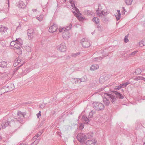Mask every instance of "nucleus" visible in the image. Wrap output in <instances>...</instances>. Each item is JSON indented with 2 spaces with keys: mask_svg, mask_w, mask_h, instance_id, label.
<instances>
[{
  "mask_svg": "<svg viewBox=\"0 0 145 145\" xmlns=\"http://www.w3.org/2000/svg\"><path fill=\"white\" fill-rule=\"evenodd\" d=\"M93 21L95 23L97 24L99 22V20L97 18H94L93 19Z\"/></svg>",
  "mask_w": 145,
  "mask_h": 145,
  "instance_id": "obj_21",
  "label": "nucleus"
},
{
  "mask_svg": "<svg viewBox=\"0 0 145 145\" xmlns=\"http://www.w3.org/2000/svg\"><path fill=\"white\" fill-rule=\"evenodd\" d=\"M125 1L127 4L128 5H131L132 1V0H125Z\"/></svg>",
  "mask_w": 145,
  "mask_h": 145,
  "instance_id": "obj_22",
  "label": "nucleus"
},
{
  "mask_svg": "<svg viewBox=\"0 0 145 145\" xmlns=\"http://www.w3.org/2000/svg\"><path fill=\"white\" fill-rule=\"evenodd\" d=\"M105 95L109 96V97L112 99L111 101L112 103L115 102L116 99L114 96L110 94H108L107 93H105Z\"/></svg>",
  "mask_w": 145,
  "mask_h": 145,
  "instance_id": "obj_12",
  "label": "nucleus"
},
{
  "mask_svg": "<svg viewBox=\"0 0 145 145\" xmlns=\"http://www.w3.org/2000/svg\"><path fill=\"white\" fill-rule=\"evenodd\" d=\"M144 144H145V142H144Z\"/></svg>",
  "mask_w": 145,
  "mask_h": 145,
  "instance_id": "obj_40",
  "label": "nucleus"
},
{
  "mask_svg": "<svg viewBox=\"0 0 145 145\" xmlns=\"http://www.w3.org/2000/svg\"><path fill=\"white\" fill-rule=\"evenodd\" d=\"M126 86L125 84H123V85H120V86H117L115 87V89L116 90L119 89L122 87H124Z\"/></svg>",
  "mask_w": 145,
  "mask_h": 145,
  "instance_id": "obj_20",
  "label": "nucleus"
},
{
  "mask_svg": "<svg viewBox=\"0 0 145 145\" xmlns=\"http://www.w3.org/2000/svg\"><path fill=\"white\" fill-rule=\"evenodd\" d=\"M114 93L116 95L117 97L120 99H123V97L120 93H119L116 91H115Z\"/></svg>",
  "mask_w": 145,
  "mask_h": 145,
  "instance_id": "obj_17",
  "label": "nucleus"
},
{
  "mask_svg": "<svg viewBox=\"0 0 145 145\" xmlns=\"http://www.w3.org/2000/svg\"><path fill=\"white\" fill-rule=\"evenodd\" d=\"M59 30L60 32H63V31H65L64 28L62 27H60L59 29Z\"/></svg>",
  "mask_w": 145,
  "mask_h": 145,
  "instance_id": "obj_25",
  "label": "nucleus"
},
{
  "mask_svg": "<svg viewBox=\"0 0 145 145\" xmlns=\"http://www.w3.org/2000/svg\"><path fill=\"white\" fill-rule=\"evenodd\" d=\"M41 115V112L40 111L39 113L37 114V116L38 118H39V117Z\"/></svg>",
  "mask_w": 145,
  "mask_h": 145,
  "instance_id": "obj_30",
  "label": "nucleus"
},
{
  "mask_svg": "<svg viewBox=\"0 0 145 145\" xmlns=\"http://www.w3.org/2000/svg\"><path fill=\"white\" fill-rule=\"evenodd\" d=\"M1 137L0 136V139H1Z\"/></svg>",
  "mask_w": 145,
  "mask_h": 145,
  "instance_id": "obj_38",
  "label": "nucleus"
},
{
  "mask_svg": "<svg viewBox=\"0 0 145 145\" xmlns=\"http://www.w3.org/2000/svg\"><path fill=\"white\" fill-rule=\"evenodd\" d=\"M104 80V77H101L99 78V81L100 82H103Z\"/></svg>",
  "mask_w": 145,
  "mask_h": 145,
  "instance_id": "obj_27",
  "label": "nucleus"
},
{
  "mask_svg": "<svg viewBox=\"0 0 145 145\" xmlns=\"http://www.w3.org/2000/svg\"><path fill=\"white\" fill-rule=\"evenodd\" d=\"M38 137V136H36L35 137H34L35 138H37Z\"/></svg>",
  "mask_w": 145,
  "mask_h": 145,
  "instance_id": "obj_35",
  "label": "nucleus"
},
{
  "mask_svg": "<svg viewBox=\"0 0 145 145\" xmlns=\"http://www.w3.org/2000/svg\"><path fill=\"white\" fill-rule=\"evenodd\" d=\"M1 125L2 127H5L8 125L7 121L5 120H3L1 122Z\"/></svg>",
  "mask_w": 145,
  "mask_h": 145,
  "instance_id": "obj_11",
  "label": "nucleus"
},
{
  "mask_svg": "<svg viewBox=\"0 0 145 145\" xmlns=\"http://www.w3.org/2000/svg\"><path fill=\"white\" fill-rule=\"evenodd\" d=\"M86 118V121H89V120L88 119V118Z\"/></svg>",
  "mask_w": 145,
  "mask_h": 145,
  "instance_id": "obj_34",
  "label": "nucleus"
},
{
  "mask_svg": "<svg viewBox=\"0 0 145 145\" xmlns=\"http://www.w3.org/2000/svg\"><path fill=\"white\" fill-rule=\"evenodd\" d=\"M100 7H101L100 6H99L98 10H97L96 13L97 15L98 16H102L103 15L105 16L108 13L105 10L101 11L99 10Z\"/></svg>",
  "mask_w": 145,
  "mask_h": 145,
  "instance_id": "obj_5",
  "label": "nucleus"
},
{
  "mask_svg": "<svg viewBox=\"0 0 145 145\" xmlns=\"http://www.w3.org/2000/svg\"><path fill=\"white\" fill-rule=\"evenodd\" d=\"M137 51H136L133 52H132V55H135V53H137Z\"/></svg>",
  "mask_w": 145,
  "mask_h": 145,
  "instance_id": "obj_32",
  "label": "nucleus"
},
{
  "mask_svg": "<svg viewBox=\"0 0 145 145\" xmlns=\"http://www.w3.org/2000/svg\"><path fill=\"white\" fill-rule=\"evenodd\" d=\"M140 46H141V45L140 44Z\"/></svg>",
  "mask_w": 145,
  "mask_h": 145,
  "instance_id": "obj_39",
  "label": "nucleus"
},
{
  "mask_svg": "<svg viewBox=\"0 0 145 145\" xmlns=\"http://www.w3.org/2000/svg\"><path fill=\"white\" fill-rule=\"evenodd\" d=\"M11 46H13L14 49H16L20 48L21 44L19 43L18 40H16L15 41H12L10 43Z\"/></svg>",
  "mask_w": 145,
  "mask_h": 145,
  "instance_id": "obj_3",
  "label": "nucleus"
},
{
  "mask_svg": "<svg viewBox=\"0 0 145 145\" xmlns=\"http://www.w3.org/2000/svg\"><path fill=\"white\" fill-rule=\"evenodd\" d=\"M57 49L61 52H64L66 50V46L64 44H61L58 46L57 47Z\"/></svg>",
  "mask_w": 145,
  "mask_h": 145,
  "instance_id": "obj_7",
  "label": "nucleus"
},
{
  "mask_svg": "<svg viewBox=\"0 0 145 145\" xmlns=\"http://www.w3.org/2000/svg\"><path fill=\"white\" fill-rule=\"evenodd\" d=\"M92 137V135L90 133L85 135L83 133H80L78 134L76 138L80 142L83 143L88 139Z\"/></svg>",
  "mask_w": 145,
  "mask_h": 145,
  "instance_id": "obj_2",
  "label": "nucleus"
},
{
  "mask_svg": "<svg viewBox=\"0 0 145 145\" xmlns=\"http://www.w3.org/2000/svg\"><path fill=\"white\" fill-rule=\"evenodd\" d=\"M27 34L30 38H32L34 35V31L32 29H29L28 30Z\"/></svg>",
  "mask_w": 145,
  "mask_h": 145,
  "instance_id": "obj_10",
  "label": "nucleus"
},
{
  "mask_svg": "<svg viewBox=\"0 0 145 145\" xmlns=\"http://www.w3.org/2000/svg\"><path fill=\"white\" fill-rule=\"evenodd\" d=\"M124 42H127L128 41V39H127V36H125L124 39Z\"/></svg>",
  "mask_w": 145,
  "mask_h": 145,
  "instance_id": "obj_28",
  "label": "nucleus"
},
{
  "mask_svg": "<svg viewBox=\"0 0 145 145\" xmlns=\"http://www.w3.org/2000/svg\"><path fill=\"white\" fill-rule=\"evenodd\" d=\"M99 68V66L97 65H92L90 69L91 70L94 71L98 69Z\"/></svg>",
  "mask_w": 145,
  "mask_h": 145,
  "instance_id": "obj_16",
  "label": "nucleus"
},
{
  "mask_svg": "<svg viewBox=\"0 0 145 145\" xmlns=\"http://www.w3.org/2000/svg\"><path fill=\"white\" fill-rule=\"evenodd\" d=\"M80 128V129H82L83 128V125L82 123H80V125L79 127Z\"/></svg>",
  "mask_w": 145,
  "mask_h": 145,
  "instance_id": "obj_31",
  "label": "nucleus"
},
{
  "mask_svg": "<svg viewBox=\"0 0 145 145\" xmlns=\"http://www.w3.org/2000/svg\"><path fill=\"white\" fill-rule=\"evenodd\" d=\"M71 24L69 25V28H68L67 29V30H69V29H71Z\"/></svg>",
  "mask_w": 145,
  "mask_h": 145,
  "instance_id": "obj_33",
  "label": "nucleus"
},
{
  "mask_svg": "<svg viewBox=\"0 0 145 145\" xmlns=\"http://www.w3.org/2000/svg\"><path fill=\"white\" fill-rule=\"evenodd\" d=\"M25 6L24 4L23 5V3L22 2H21L19 5L18 7L23 8L25 7Z\"/></svg>",
  "mask_w": 145,
  "mask_h": 145,
  "instance_id": "obj_23",
  "label": "nucleus"
},
{
  "mask_svg": "<svg viewBox=\"0 0 145 145\" xmlns=\"http://www.w3.org/2000/svg\"><path fill=\"white\" fill-rule=\"evenodd\" d=\"M43 16H40L39 17L37 18V19L38 20L40 21H41L43 19Z\"/></svg>",
  "mask_w": 145,
  "mask_h": 145,
  "instance_id": "obj_24",
  "label": "nucleus"
},
{
  "mask_svg": "<svg viewBox=\"0 0 145 145\" xmlns=\"http://www.w3.org/2000/svg\"><path fill=\"white\" fill-rule=\"evenodd\" d=\"M21 145H26L24 144H22Z\"/></svg>",
  "mask_w": 145,
  "mask_h": 145,
  "instance_id": "obj_36",
  "label": "nucleus"
},
{
  "mask_svg": "<svg viewBox=\"0 0 145 145\" xmlns=\"http://www.w3.org/2000/svg\"><path fill=\"white\" fill-rule=\"evenodd\" d=\"M140 44H142L143 45H145V39L143 40L141 42H140Z\"/></svg>",
  "mask_w": 145,
  "mask_h": 145,
  "instance_id": "obj_26",
  "label": "nucleus"
},
{
  "mask_svg": "<svg viewBox=\"0 0 145 145\" xmlns=\"http://www.w3.org/2000/svg\"><path fill=\"white\" fill-rule=\"evenodd\" d=\"M33 144H33V143H32L31 145H32Z\"/></svg>",
  "mask_w": 145,
  "mask_h": 145,
  "instance_id": "obj_37",
  "label": "nucleus"
},
{
  "mask_svg": "<svg viewBox=\"0 0 145 145\" xmlns=\"http://www.w3.org/2000/svg\"><path fill=\"white\" fill-rule=\"evenodd\" d=\"M82 46L85 47H88L90 46L89 42L84 39H82Z\"/></svg>",
  "mask_w": 145,
  "mask_h": 145,
  "instance_id": "obj_8",
  "label": "nucleus"
},
{
  "mask_svg": "<svg viewBox=\"0 0 145 145\" xmlns=\"http://www.w3.org/2000/svg\"><path fill=\"white\" fill-rule=\"evenodd\" d=\"M57 27L56 25H53L50 27L48 30L50 32L54 33L57 30Z\"/></svg>",
  "mask_w": 145,
  "mask_h": 145,
  "instance_id": "obj_9",
  "label": "nucleus"
},
{
  "mask_svg": "<svg viewBox=\"0 0 145 145\" xmlns=\"http://www.w3.org/2000/svg\"><path fill=\"white\" fill-rule=\"evenodd\" d=\"M70 3L71 4V6L72 7L73 12L74 15L80 21L84 20L85 18L81 16V14L80 13L79 10L77 9L75 5V1L74 0H70Z\"/></svg>",
  "mask_w": 145,
  "mask_h": 145,
  "instance_id": "obj_1",
  "label": "nucleus"
},
{
  "mask_svg": "<svg viewBox=\"0 0 145 145\" xmlns=\"http://www.w3.org/2000/svg\"><path fill=\"white\" fill-rule=\"evenodd\" d=\"M7 65V63L5 61H2L0 63V66L3 68H4L6 67Z\"/></svg>",
  "mask_w": 145,
  "mask_h": 145,
  "instance_id": "obj_19",
  "label": "nucleus"
},
{
  "mask_svg": "<svg viewBox=\"0 0 145 145\" xmlns=\"http://www.w3.org/2000/svg\"><path fill=\"white\" fill-rule=\"evenodd\" d=\"M8 28L4 26H2L0 28V32L1 34H3L7 31Z\"/></svg>",
  "mask_w": 145,
  "mask_h": 145,
  "instance_id": "obj_13",
  "label": "nucleus"
},
{
  "mask_svg": "<svg viewBox=\"0 0 145 145\" xmlns=\"http://www.w3.org/2000/svg\"><path fill=\"white\" fill-rule=\"evenodd\" d=\"M115 15L117 20H120V18L121 14L119 10H117V12L115 13Z\"/></svg>",
  "mask_w": 145,
  "mask_h": 145,
  "instance_id": "obj_14",
  "label": "nucleus"
},
{
  "mask_svg": "<svg viewBox=\"0 0 145 145\" xmlns=\"http://www.w3.org/2000/svg\"><path fill=\"white\" fill-rule=\"evenodd\" d=\"M103 103L106 106L109 105L110 103L109 101L105 97L103 99Z\"/></svg>",
  "mask_w": 145,
  "mask_h": 145,
  "instance_id": "obj_15",
  "label": "nucleus"
},
{
  "mask_svg": "<svg viewBox=\"0 0 145 145\" xmlns=\"http://www.w3.org/2000/svg\"><path fill=\"white\" fill-rule=\"evenodd\" d=\"M93 106L94 107H96V109L98 110H102L104 108V106L101 103H94L93 104Z\"/></svg>",
  "mask_w": 145,
  "mask_h": 145,
  "instance_id": "obj_4",
  "label": "nucleus"
},
{
  "mask_svg": "<svg viewBox=\"0 0 145 145\" xmlns=\"http://www.w3.org/2000/svg\"><path fill=\"white\" fill-rule=\"evenodd\" d=\"M16 52L19 55L21 54L22 52V50L20 48L16 49H14Z\"/></svg>",
  "mask_w": 145,
  "mask_h": 145,
  "instance_id": "obj_18",
  "label": "nucleus"
},
{
  "mask_svg": "<svg viewBox=\"0 0 145 145\" xmlns=\"http://www.w3.org/2000/svg\"><path fill=\"white\" fill-rule=\"evenodd\" d=\"M86 145H97V140L95 139L89 140L86 143Z\"/></svg>",
  "mask_w": 145,
  "mask_h": 145,
  "instance_id": "obj_6",
  "label": "nucleus"
},
{
  "mask_svg": "<svg viewBox=\"0 0 145 145\" xmlns=\"http://www.w3.org/2000/svg\"><path fill=\"white\" fill-rule=\"evenodd\" d=\"M136 73H137V72H138V73L139 74L141 73V70L140 69H136Z\"/></svg>",
  "mask_w": 145,
  "mask_h": 145,
  "instance_id": "obj_29",
  "label": "nucleus"
}]
</instances>
